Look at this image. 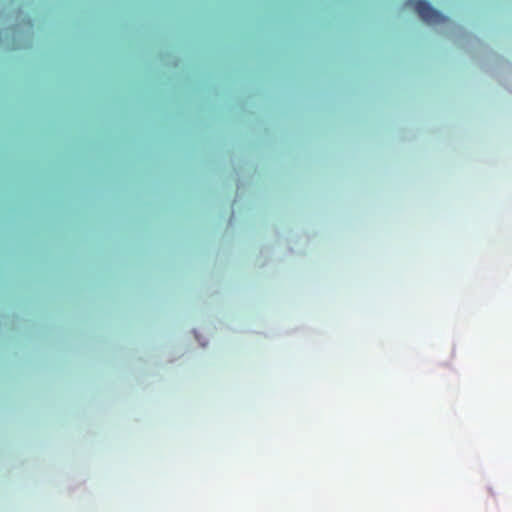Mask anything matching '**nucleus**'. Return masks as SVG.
<instances>
[{
  "label": "nucleus",
  "mask_w": 512,
  "mask_h": 512,
  "mask_svg": "<svg viewBox=\"0 0 512 512\" xmlns=\"http://www.w3.org/2000/svg\"><path fill=\"white\" fill-rule=\"evenodd\" d=\"M408 4L413 5L420 18L429 24H437L446 20V17L425 0H409Z\"/></svg>",
  "instance_id": "obj_1"
}]
</instances>
